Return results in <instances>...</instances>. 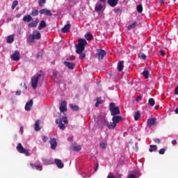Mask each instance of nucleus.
<instances>
[{
	"label": "nucleus",
	"mask_w": 178,
	"mask_h": 178,
	"mask_svg": "<svg viewBox=\"0 0 178 178\" xmlns=\"http://www.w3.org/2000/svg\"><path fill=\"white\" fill-rule=\"evenodd\" d=\"M88 42L85 39H80L78 40V44H75V52L78 54H81L86 49V46Z\"/></svg>",
	"instance_id": "obj_1"
},
{
	"label": "nucleus",
	"mask_w": 178,
	"mask_h": 178,
	"mask_svg": "<svg viewBox=\"0 0 178 178\" xmlns=\"http://www.w3.org/2000/svg\"><path fill=\"white\" fill-rule=\"evenodd\" d=\"M56 123L58 124L60 129L65 130V124H68V120L66 116H63L62 118L56 120Z\"/></svg>",
	"instance_id": "obj_2"
},
{
	"label": "nucleus",
	"mask_w": 178,
	"mask_h": 178,
	"mask_svg": "<svg viewBox=\"0 0 178 178\" xmlns=\"http://www.w3.org/2000/svg\"><path fill=\"white\" fill-rule=\"evenodd\" d=\"M41 38V34L40 32H37L36 35H29L27 37V42L32 43L34 42L35 40H40Z\"/></svg>",
	"instance_id": "obj_3"
},
{
	"label": "nucleus",
	"mask_w": 178,
	"mask_h": 178,
	"mask_svg": "<svg viewBox=\"0 0 178 178\" xmlns=\"http://www.w3.org/2000/svg\"><path fill=\"white\" fill-rule=\"evenodd\" d=\"M16 149H17V152H19L20 154H25V155L26 156H30V153H29V150L26 149L21 143L17 144Z\"/></svg>",
	"instance_id": "obj_4"
},
{
	"label": "nucleus",
	"mask_w": 178,
	"mask_h": 178,
	"mask_svg": "<svg viewBox=\"0 0 178 178\" xmlns=\"http://www.w3.org/2000/svg\"><path fill=\"white\" fill-rule=\"evenodd\" d=\"M42 76V74H38V76H33L31 78V86L33 89L35 90L37 85H38L39 79Z\"/></svg>",
	"instance_id": "obj_5"
},
{
	"label": "nucleus",
	"mask_w": 178,
	"mask_h": 178,
	"mask_svg": "<svg viewBox=\"0 0 178 178\" xmlns=\"http://www.w3.org/2000/svg\"><path fill=\"white\" fill-rule=\"evenodd\" d=\"M156 124H157L156 118H151L147 120V126L149 127H152V126H155Z\"/></svg>",
	"instance_id": "obj_6"
},
{
	"label": "nucleus",
	"mask_w": 178,
	"mask_h": 178,
	"mask_svg": "<svg viewBox=\"0 0 178 178\" xmlns=\"http://www.w3.org/2000/svg\"><path fill=\"white\" fill-rule=\"evenodd\" d=\"M108 125V121L105 118H100L99 120V126L101 129L106 127Z\"/></svg>",
	"instance_id": "obj_7"
},
{
	"label": "nucleus",
	"mask_w": 178,
	"mask_h": 178,
	"mask_svg": "<svg viewBox=\"0 0 178 178\" xmlns=\"http://www.w3.org/2000/svg\"><path fill=\"white\" fill-rule=\"evenodd\" d=\"M106 52L105 50L100 49L97 50V54L96 56H98L99 60H102L104 56H106Z\"/></svg>",
	"instance_id": "obj_8"
},
{
	"label": "nucleus",
	"mask_w": 178,
	"mask_h": 178,
	"mask_svg": "<svg viewBox=\"0 0 178 178\" xmlns=\"http://www.w3.org/2000/svg\"><path fill=\"white\" fill-rule=\"evenodd\" d=\"M10 58L12 60H20V53L19 51H15V53H13L11 56H10Z\"/></svg>",
	"instance_id": "obj_9"
},
{
	"label": "nucleus",
	"mask_w": 178,
	"mask_h": 178,
	"mask_svg": "<svg viewBox=\"0 0 178 178\" xmlns=\"http://www.w3.org/2000/svg\"><path fill=\"white\" fill-rule=\"evenodd\" d=\"M110 112L111 116H117L118 115H120L121 113L118 106L110 109Z\"/></svg>",
	"instance_id": "obj_10"
},
{
	"label": "nucleus",
	"mask_w": 178,
	"mask_h": 178,
	"mask_svg": "<svg viewBox=\"0 0 178 178\" xmlns=\"http://www.w3.org/2000/svg\"><path fill=\"white\" fill-rule=\"evenodd\" d=\"M39 13H40V15H44L46 16H52L51 10H47L46 8H42L40 10H39Z\"/></svg>",
	"instance_id": "obj_11"
},
{
	"label": "nucleus",
	"mask_w": 178,
	"mask_h": 178,
	"mask_svg": "<svg viewBox=\"0 0 178 178\" xmlns=\"http://www.w3.org/2000/svg\"><path fill=\"white\" fill-rule=\"evenodd\" d=\"M60 112L65 113L67 111V104L66 102L63 101L61 102V105L59 106Z\"/></svg>",
	"instance_id": "obj_12"
},
{
	"label": "nucleus",
	"mask_w": 178,
	"mask_h": 178,
	"mask_svg": "<svg viewBox=\"0 0 178 178\" xmlns=\"http://www.w3.org/2000/svg\"><path fill=\"white\" fill-rule=\"evenodd\" d=\"M49 144H51V149H56L57 147V142L55 138H51L49 140Z\"/></svg>",
	"instance_id": "obj_13"
},
{
	"label": "nucleus",
	"mask_w": 178,
	"mask_h": 178,
	"mask_svg": "<svg viewBox=\"0 0 178 178\" xmlns=\"http://www.w3.org/2000/svg\"><path fill=\"white\" fill-rule=\"evenodd\" d=\"M123 118L122 116L120 115H114L113 118H111V121L114 123L118 124L120 122L122 121Z\"/></svg>",
	"instance_id": "obj_14"
},
{
	"label": "nucleus",
	"mask_w": 178,
	"mask_h": 178,
	"mask_svg": "<svg viewBox=\"0 0 178 178\" xmlns=\"http://www.w3.org/2000/svg\"><path fill=\"white\" fill-rule=\"evenodd\" d=\"M63 64L65 65V67H67L68 69H71L73 70L75 68V63H74L73 62H67L65 61L63 62Z\"/></svg>",
	"instance_id": "obj_15"
},
{
	"label": "nucleus",
	"mask_w": 178,
	"mask_h": 178,
	"mask_svg": "<svg viewBox=\"0 0 178 178\" xmlns=\"http://www.w3.org/2000/svg\"><path fill=\"white\" fill-rule=\"evenodd\" d=\"M71 29V24H67L64 26L63 28H62L61 31L63 33H70Z\"/></svg>",
	"instance_id": "obj_16"
},
{
	"label": "nucleus",
	"mask_w": 178,
	"mask_h": 178,
	"mask_svg": "<svg viewBox=\"0 0 178 178\" xmlns=\"http://www.w3.org/2000/svg\"><path fill=\"white\" fill-rule=\"evenodd\" d=\"M39 23H40L39 19L36 18V19L34 22L28 24V27H29V28H35V27H36L38 25Z\"/></svg>",
	"instance_id": "obj_17"
},
{
	"label": "nucleus",
	"mask_w": 178,
	"mask_h": 178,
	"mask_svg": "<svg viewBox=\"0 0 178 178\" xmlns=\"http://www.w3.org/2000/svg\"><path fill=\"white\" fill-rule=\"evenodd\" d=\"M54 163L57 165L58 168H63L65 166V164L62 163V161L60 159H54Z\"/></svg>",
	"instance_id": "obj_18"
},
{
	"label": "nucleus",
	"mask_w": 178,
	"mask_h": 178,
	"mask_svg": "<svg viewBox=\"0 0 178 178\" xmlns=\"http://www.w3.org/2000/svg\"><path fill=\"white\" fill-rule=\"evenodd\" d=\"M33 106V100H29L26 104L25 110L29 111L31 109V107Z\"/></svg>",
	"instance_id": "obj_19"
},
{
	"label": "nucleus",
	"mask_w": 178,
	"mask_h": 178,
	"mask_svg": "<svg viewBox=\"0 0 178 178\" xmlns=\"http://www.w3.org/2000/svg\"><path fill=\"white\" fill-rule=\"evenodd\" d=\"M118 2H119V0H108L107 1L108 4L111 7L117 6Z\"/></svg>",
	"instance_id": "obj_20"
},
{
	"label": "nucleus",
	"mask_w": 178,
	"mask_h": 178,
	"mask_svg": "<svg viewBox=\"0 0 178 178\" xmlns=\"http://www.w3.org/2000/svg\"><path fill=\"white\" fill-rule=\"evenodd\" d=\"M29 165H31L32 169H35L38 171H42V165H35V164H33V163H31V164H29Z\"/></svg>",
	"instance_id": "obj_21"
},
{
	"label": "nucleus",
	"mask_w": 178,
	"mask_h": 178,
	"mask_svg": "<svg viewBox=\"0 0 178 178\" xmlns=\"http://www.w3.org/2000/svg\"><path fill=\"white\" fill-rule=\"evenodd\" d=\"M103 9V6L102 3H97L95 4V12H101Z\"/></svg>",
	"instance_id": "obj_22"
},
{
	"label": "nucleus",
	"mask_w": 178,
	"mask_h": 178,
	"mask_svg": "<svg viewBox=\"0 0 178 178\" xmlns=\"http://www.w3.org/2000/svg\"><path fill=\"white\" fill-rule=\"evenodd\" d=\"M40 125V120H37L35 121V131H40L41 130V127Z\"/></svg>",
	"instance_id": "obj_23"
},
{
	"label": "nucleus",
	"mask_w": 178,
	"mask_h": 178,
	"mask_svg": "<svg viewBox=\"0 0 178 178\" xmlns=\"http://www.w3.org/2000/svg\"><path fill=\"white\" fill-rule=\"evenodd\" d=\"M23 22H30L31 20H33L32 17L30 15H26V16H24L22 18Z\"/></svg>",
	"instance_id": "obj_24"
},
{
	"label": "nucleus",
	"mask_w": 178,
	"mask_h": 178,
	"mask_svg": "<svg viewBox=\"0 0 178 178\" xmlns=\"http://www.w3.org/2000/svg\"><path fill=\"white\" fill-rule=\"evenodd\" d=\"M46 27H47V24H46L45 21L42 20L40 22V23H39V26H38V29L39 30H42V29H44V28H46Z\"/></svg>",
	"instance_id": "obj_25"
},
{
	"label": "nucleus",
	"mask_w": 178,
	"mask_h": 178,
	"mask_svg": "<svg viewBox=\"0 0 178 178\" xmlns=\"http://www.w3.org/2000/svg\"><path fill=\"white\" fill-rule=\"evenodd\" d=\"M124 68V61L118 62V64L117 65V69H118L119 72H122Z\"/></svg>",
	"instance_id": "obj_26"
},
{
	"label": "nucleus",
	"mask_w": 178,
	"mask_h": 178,
	"mask_svg": "<svg viewBox=\"0 0 178 178\" xmlns=\"http://www.w3.org/2000/svg\"><path fill=\"white\" fill-rule=\"evenodd\" d=\"M117 123L111 122L110 124H107V127L109 129H114L117 127Z\"/></svg>",
	"instance_id": "obj_27"
},
{
	"label": "nucleus",
	"mask_w": 178,
	"mask_h": 178,
	"mask_svg": "<svg viewBox=\"0 0 178 178\" xmlns=\"http://www.w3.org/2000/svg\"><path fill=\"white\" fill-rule=\"evenodd\" d=\"M103 104V100H102V97H97L96 99V102H95V106L96 108H97L99 104Z\"/></svg>",
	"instance_id": "obj_28"
},
{
	"label": "nucleus",
	"mask_w": 178,
	"mask_h": 178,
	"mask_svg": "<svg viewBox=\"0 0 178 178\" xmlns=\"http://www.w3.org/2000/svg\"><path fill=\"white\" fill-rule=\"evenodd\" d=\"M81 149V145H78L76 144H73L72 145V150L73 151H80Z\"/></svg>",
	"instance_id": "obj_29"
},
{
	"label": "nucleus",
	"mask_w": 178,
	"mask_h": 178,
	"mask_svg": "<svg viewBox=\"0 0 178 178\" xmlns=\"http://www.w3.org/2000/svg\"><path fill=\"white\" fill-rule=\"evenodd\" d=\"M7 43H12L14 42V35H10L7 37L6 40Z\"/></svg>",
	"instance_id": "obj_30"
},
{
	"label": "nucleus",
	"mask_w": 178,
	"mask_h": 178,
	"mask_svg": "<svg viewBox=\"0 0 178 178\" xmlns=\"http://www.w3.org/2000/svg\"><path fill=\"white\" fill-rule=\"evenodd\" d=\"M84 38H86L88 41H90L93 39V35L91 33L85 34Z\"/></svg>",
	"instance_id": "obj_31"
},
{
	"label": "nucleus",
	"mask_w": 178,
	"mask_h": 178,
	"mask_svg": "<svg viewBox=\"0 0 178 178\" xmlns=\"http://www.w3.org/2000/svg\"><path fill=\"white\" fill-rule=\"evenodd\" d=\"M157 150V145H149V152H153Z\"/></svg>",
	"instance_id": "obj_32"
},
{
	"label": "nucleus",
	"mask_w": 178,
	"mask_h": 178,
	"mask_svg": "<svg viewBox=\"0 0 178 178\" xmlns=\"http://www.w3.org/2000/svg\"><path fill=\"white\" fill-rule=\"evenodd\" d=\"M140 116H141V114H140V111H136V113L134 114L135 121H138V119L140 118Z\"/></svg>",
	"instance_id": "obj_33"
},
{
	"label": "nucleus",
	"mask_w": 178,
	"mask_h": 178,
	"mask_svg": "<svg viewBox=\"0 0 178 178\" xmlns=\"http://www.w3.org/2000/svg\"><path fill=\"white\" fill-rule=\"evenodd\" d=\"M136 10L137 12H138L139 13H142L143 8V5L142 4H139L138 6H136Z\"/></svg>",
	"instance_id": "obj_34"
},
{
	"label": "nucleus",
	"mask_w": 178,
	"mask_h": 178,
	"mask_svg": "<svg viewBox=\"0 0 178 178\" xmlns=\"http://www.w3.org/2000/svg\"><path fill=\"white\" fill-rule=\"evenodd\" d=\"M31 15L33 17L38 16V15H39L38 10H36V9L33 10L32 12L31 13Z\"/></svg>",
	"instance_id": "obj_35"
},
{
	"label": "nucleus",
	"mask_w": 178,
	"mask_h": 178,
	"mask_svg": "<svg viewBox=\"0 0 178 178\" xmlns=\"http://www.w3.org/2000/svg\"><path fill=\"white\" fill-rule=\"evenodd\" d=\"M18 4L19 2L17 0L13 1L11 6L12 10H15V8H16V6H18Z\"/></svg>",
	"instance_id": "obj_36"
},
{
	"label": "nucleus",
	"mask_w": 178,
	"mask_h": 178,
	"mask_svg": "<svg viewBox=\"0 0 178 178\" xmlns=\"http://www.w3.org/2000/svg\"><path fill=\"white\" fill-rule=\"evenodd\" d=\"M137 26V22H134L133 24H131V25L127 26V29L129 31H130L131 29H135V27Z\"/></svg>",
	"instance_id": "obj_37"
},
{
	"label": "nucleus",
	"mask_w": 178,
	"mask_h": 178,
	"mask_svg": "<svg viewBox=\"0 0 178 178\" xmlns=\"http://www.w3.org/2000/svg\"><path fill=\"white\" fill-rule=\"evenodd\" d=\"M138 56L139 58H140L142 60L147 59V56H145L144 53H139Z\"/></svg>",
	"instance_id": "obj_38"
},
{
	"label": "nucleus",
	"mask_w": 178,
	"mask_h": 178,
	"mask_svg": "<svg viewBox=\"0 0 178 178\" xmlns=\"http://www.w3.org/2000/svg\"><path fill=\"white\" fill-rule=\"evenodd\" d=\"M149 104L151 106H154L155 105V100H154V98H149Z\"/></svg>",
	"instance_id": "obj_39"
},
{
	"label": "nucleus",
	"mask_w": 178,
	"mask_h": 178,
	"mask_svg": "<svg viewBox=\"0 0 178 178\" xmlns=\"http://www.w3.org/2000/svg\"><path fill=\"white\" fill-rule=\"evenodd\" d=\"M70 106L71 108L73 109V111H79V106H76V105L70 104Z\"/></svg>",
	"instance_id": "obj_40"
},
{
	"label": "nucleus",
	"mask_w": 178,
	"mask_h": 178,
	"mask_svg": "<svg viewBox=\"0 0 178 178\" xmlns=\"http://www.w3.org/2000/svg\"><path fill=\"white\" fill-rule=\"evenodd\" d=\"M143 74L145 79L149 78V71L147 70H145V71H143Z\"/></svg>",
	"instance_id": "obj_41"
},
{
	"label": "nucleus",
	"mask_w": 178,
	"mask_h": 178,
	"mask_svg": "<svg viewBox=\"0 0 178 178\" xmlns=\"http://www.w3.org/2000/svg\"><path fill=\"white\" fill-rule=\"evenodd\" d=\"M46 0H38V5L39 6H42L45 4Z\"/></svg>",
	"instance_id": "obj_42"
},
{
	"label": "nucleus",
	"mask_w": 178,
	"mask_h": 178,
	"mask_svg": "<svg viewBox=\"0 0 178 178\" xmlns=\"http://www.w3.org/2000/svg\"><path fill=\"white\" fill-rule=\"evenodd\" d=\"M117 108V106H115L114 102H111V103L110 104L109 110H111V109H113V108Z\"/></svg>",
	"instance_id": "obj_43"
},
{
	"label": "nucleus",
	"mask_w": 178,
	"mask_h": 178,
	"mask_svg": "<svg viewBox=\"0 0 178 178\" xmlns=\"http://www.w3.org/2000/svg\"><path fill=\"white\" fill-rule=\"evenodd\" d=\"M57 74H58L57 71L54 70V71H53L52 76H51V78H52V79H56Z\"/></svg>",
	"instance_id": "obj_44"
},
{
	"label": "nucleus",
	"mask_w": 178,
	"mask_h": 178,
	"mask_svg": "<svg viewBox=\"0 0 178 178\" xmlns=\"http://www.w3.org/2000/svg\"><path fill=\"white\" fill-rule=\"evenodd\" d=\"M86 58V53H81L79 54V59L81 60Z\"/></svg>",
	"instance_id": "obj_45"
},
{
	"label": "nucleus",
	"mask_w": 178,
	"mask_h": 178,
	"mask_svg": "<svg viewBox=\"0 0 178 178\" xmlns=\"http://www.w3.org/2000/svg\"><path fill=\"white\" fill-rule=\"evenodd\" d=\"M107 145L105 143H100V147H102L104 149H106Z\"/></svg>",
	"instance_id": "obj_46"
},
{
	"label": "nucleus",
	"mask_w": 178,
	"mask_h": 178,
	"mask_svg": "<svg viewBox=\"0 0 178 178\" xmlns=\"http://www.w3.org/2000/svg\"><path fill=\"white\" fill-rule=\"evenodd\" d=\"M42 162L44 165L50 164V161H48V160H46V159H42Z\"/></svg>",
	"instance_id": "obj_47"
},
{
	"label": "nucleus",
	"mask_w": 178,
	"mask_h": 178,
	"mask_svg": "<svg viewBox=\"0 0 178 178\" xmlns=\"http://www.w3.org/2000/svg\"><path fill=\"white\" fill-rule=\"evenodd\" d=\"M107 178H116L115 176L113 175V174L112 172H110L108 175Z\"/></svg>",
	"instance_id": "obj_48"
},
{
	"label": "nucleus",
	"mask_w": 178,
	"mask_h": 178,
	"mask_svg": "<svg viewBox=\"0 0 178 178\" xmlns=\"http://www.w3.org/2000/svg\"><path fill=\"white\" fill-rule=\"evenodd\" d=\"M42 139L43 140L44 143H46L48 140V138L47 136H42Z\"/></svg>",
	"instance_id": "obj_49"
},
{
	"label": "nucleus",
	"mask_w": 178,
	"mask_h": 178,
	"mask_svg": "<svg viewBox=\"0 0 178 178\" xmlns=\"http://www.w3.org/2000/svg\"><path fill=\"white\" fill-rule=\"evenodd\" d=\"M165 149H161L159 150V154H161V155H163V154H165Z\"/></svg>",
	"instance_id": "obj_50"
},
{
	"label": "nucleus",
	"mask_w": 178,
	"mask_h": 178,
	"mask_svg": "<svg viewBox=\"0 0 178 178\" xmlns=\"http://www.w3.org/2000/svg\"><path fill=\"white\" fill-rule=\"evenodd\" d=\"M154 140L155 143H156V144H160V143H161V140L159 138H154Z\"/></svg>",
	"instance_id": "obj_51"
},
{
	"label": "nucleus",
	"mask_w": 178,
	"mask_h": 178,
	"mask_svg": "<svg viewBox=\"0 0 178 178\" xmlns=\"http://www.w3.org/2000/svg\"><path fill=\"white\" fill-rule=\"evenodd\" d=\"M142 100V97L141 96H137L136 98V102H139V101H141Z\"/></svg>",
	"instance_id": "obj_52"
},
{
	"label": "nucleus",
	"mask_w": 178,
	"mask_h": 178,
	"mask_svg": "<svg viewBox=\"0 0 178 178\" xmlns=\"http://www.w3.org/2000/svg\"><path fill=\"white\" fill-rule=\"evenodd\" d=\"M114 12L115 13H122V10L120 9V8H115V10H114Z\"/></svg>",
	"instance_id": "obj_53"
},
{
	"label": "nucleus",
	"mask_w": 178,
	"mask_h": 178,
	"mask_svg": "<svg viewBox=\"0 0 178 178\" xmlns=\"http://www.w3.org/2000/svg\"><path fill=\"white\" fill-rule=\"evenodd\" d=\"M175 95H178V86L175 89Z\"/></svg>",
	"instance_id": "obj_54"
},
{
	"label": "nucleus",
	"mask_w": 178,
	"mask_h": 178,
	"mask_svg": "<svg viewBox=\"0 0 178 178\" xmlns=\"http://www.w3.org/2000/svg\"><path fill=\"white\" fill-rule=\"evenodd\" d=\"M177 144V140H172V145H176Z\"/></svg>",
	"instance_id": "obj_55"
},
{
	"label": "nucleus",
	"mask_w": 178,
	"mask_h": 178,
	"mask_svg": "<svg viewBox=\"0 0 178 178\" xmlns=\"http://www.w3.org/2000/svg\"><path fill=\"white\" fill-rule=\"evenodd\" d=\"M160 54H161V56H165V51L163 49L160 50Z\"/></svg>",
	"instance_id": "obj_56"
},
{
	"label": "nucleus",
	"mask_w": 178,
	"mask_h": 178,
	"mask_svg": "<svg viewBox=\"0 0 178 178\" xmlns=\"http://www.w3.org/2000/svg\"><path fill=\"white\" fill-rule=\"evenodd\" d=\"M21 94H22L21 90H17V91H16V95H17V96H20Z\"/></svg>",
	"instance_id": "obj_57"
},
{
	"label": "nucleus",
	"mask_w": 178,
	"mask_h": 178,
	"mask_svg": "<svg viewBox=\"0 0 178 178\" xmlns=\"http://www.w3.org/2000/svg\"><path fill=\"white\" fill-rule=\"evenodd\" d=\"M99 168V163L98 162L96 163L95 168V172H97Z\"/></svg>",
	"instance_id": "obj_58"
},
{
	"label": "nucleus",
	"mask_w": 178,
	"mask_h": 178,
	"mask_svg": "<svg viewBox=\"0 0 178 178\" xmlns=\"http://www.w3.org/2000/svg\"><path fill=\"white\" fill-rule=\"evenodd\" d=\"M136 176L134 174H131L129 175L128 178H135Z\"/></svg>",
	"instance_id": "obj_59"
},
{
	"label": "nucleus",
	"mask_w": 178,
	"mask_h": 178,
	"mask_svg": "<svg viewBox=\"0 0 178 178\" xmlns=\"http://www.w3.org/2000/svg\"><path fill=\"white\" fill-rule=\"evenodd\" d=\"M20 131H21V134H24V127H20Z\"/></svg>",
	"instance_id": "obj_60"
},
{
	"label": "nucleus",
	"mask_w": 178,
	"mask_h": 178,
	"mask_svg": "<svg viewBox=\"0 0 178 178\" xmlns=\"http://www.w3.org/2000/svg\"><path fill=\"white\" fill-rule=\"evenodd\" d=\"M159 105H156V106H154V109H159Z\"/></svg>",
	"instance_id": "obj_61"
},
{
	"label": "nucleus",
	"mask_w": 178,
	"mask_h": 178,
	"mask_svg": "<svg viewBox=\"0 0 178 178\" xmlns=\"http://www.w3.org/2000/svg\"><path fill=\"white\" fill-rule=\"evenodd\" d=\"M175 113L176 114H178V108H177L175 110Z\"/></svg>",
	"instance_id": "obj_62"
},
{
	"label": "nucleus",
	"mask_w": 178,
	"mask_h": 178,
	"mask_svg": "<svg viewBox=\"0 0 178 178\" xmlns=\"http://www.w3.org/2000/svg\"><path fill=\"white\" fill-rule=\"evenodd\" d=\"M16 17H17V18H19V17H21V14H20V13H19V14H17Z\"/></svg>",
	"instance_id": "obj_63"
},
{
	"label": "nucleus",
	"mask_w": 178,
	"mask_h": 178,
	"mask_svg": "<svg viewBox=\"0 0 178 178\" xmlns=\"http://www.w3.org/2000/svg\"><path fill=\"white\" fill-rule=\"evenodd\" d=\"M100 2H106V0H99Z\"/></svg>",
	"instance_id": "obj_64"
}]
</instances>
